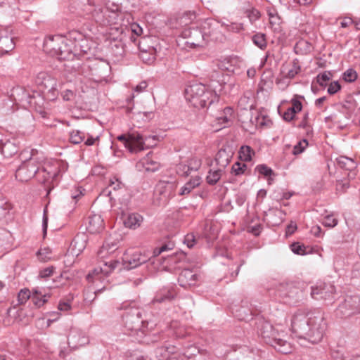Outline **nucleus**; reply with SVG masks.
Here are the masks:
<instances>
[{
  "instance_id": "obj_6",
  "label": "nucleus",
  "mask_w": 360,
  "mask_h": 360,
  "mask_svg": "<svg viewBox=\"0 0 360 360\" xmlns=\"http://www.w3.org/2000/svg\"><path fill=\"white\" fill-rule=\"evenodd\" d=\"M185 98L194 108H203L219 101L214 91L202 84H194L185 89Z\"/></svg>"
},
{
  "instance_id": "obj_49",
  "label": "nucleus",
  "mask_w": 360,
  "mask_h": 360,
  "mask_svg": "<svg viewBox=\"0 0 360 360\" xmlns=\"http://www.w3.org/2000/svg\"><path fill=\"white\" fill-rule=\"evenodd\" d=\"M303 98L304 97L302 96L295 95L290 101L292 106L288 108L290 109V110L295 112V113L300 112L302 108V104L300 100Z\"/></svg>"
},
{
  "instance_id": "obj_10",
  "label": "nucleus",
  "mask_w": 360,
  "mask_h": 360,
  "mask_svg": "<svg viewBox=\"0 0 360 360\" xmlns=\"http://www.w3.org/2000/svg\"><path fill=\"white\" fill-rule=\"evenodd\" d=\"M360 313V297L352 295L347 297L336 310V316L343 319L349 318Z\"/></svg>"
},
{
  "instance_id": "obj_16",
  "label": "nucleus",
  "mask_w": 360,
  "mask_h": 360,
  "mask_svg": "<svg viewBox=\"0 0 360 360\" xmlns=\"http://www.w3.org/2000/svg\"><path fill=\"white\" fill-rule=\"evenodd\" d=\"M150 258V256L142 254L138 251L132 253L127 252L124 255L123 262L126 269H131L146 263Z\"/></svg>"
},
{
  "instance_id": "obj_26",
  "label": "nucleus",
  "mask_w": 360,
  "mask_h": 360,
  "mask_svg": "<svg viewBox=\"0 0 360 360\" xmlns=\"http://www.w3.org/2000/svg\"><path fill=\"white\" fill-rule=\"evenodd\" d=\"M104 229V221L101 215L93 214L89 217V224L86 228L91 233H97Z\"/></svg>"
},
{
  "instance_id": "obj_32",
  "label": "nucleus",
  "mask_w": 360,
  "mask_h": 360,
  "mask_svg": "<svg viewBox=\"0 0 360 360\" xmlns=\"http://www.w3.org/2000/svg\"><path fill=\"white\" fill-rule=\"evenodd\" d=\"M86 239L85 236H77L71 243L72 253L78 255L86 248Z\"/></svg>"
},
{
  "instance_id": "obj_64",
  "label": "nucleus",
  "mask_w": 360,
  "mask_h": 360,
  "mask_svg": "<svg viewBox=\"0 0 360 360\" xmlns=\"http://www.w3.org/2000/svg\"><path fill=\"white\" fill-rule=\"evenodd\" d=\"M228 31L238 33L244 30L243 25L242 23L232 22L230 25H226Z\"/></svg>"
},
{
  "instance_id": "obj_57",
  "label": "nucleus",
  "mask_w": 360,
  "mask_h": 360,
  "mask_svg": "<svg viewBox=\"0 0 360 360\" xmlns=\"http://www.w3.org/2000/svg\"><path fill=\"white\" fill-rule=\"evenodd\" d=\"M105 8L110 11L120 13L121 5L117 0H107Z\"/></svg>"
},
{
  "instance_id": "obj_3",
  "label": "nucleus",
  "mask_w": 360,
  "mask_h": 360,
  "mask_svg": "<svg viewBox=\"0 0 360 360\" xmlns=\"http://www.w3.org/2000/svg\"><path fill=\"white\" fill-rule=\"evenodd\" d=\"M327 324L321 311L305 314L297 311L291 320V330L299 338L312 343L320 342L326 330Z\"/></svg>"
},
{
  "instance_id": "obj_53",
  "label": "nucleus",
  "mask_w": 360,
  "mask_h": 360,
  "mask_svg": "<svg viewBox=\"0 0 360 360\" xmlns=\"http://www.w3.org/2000/svg\"><path fill=\"white\" fill-rule=\"evenodd\" d=\"M51 251L50 248H41L39 249L37 252V255L38 257V259L41 262H46L49 259H50Z\"/></svg>"
},
{
  "instance_id": "obj_50",
  "label": "nucleus",
  "mask_w": 360,
  "mask_h": 360,
  "mask_svg": "<svg viewBox=\"0 0 360 360\" xmlns=\"http://www.w3.org/2000/svg\"><path fill=\"white\" fill-rule=\"evenodd\" d=\"M141 137L142 141H144L145 143L142 144L143 149L142 150H144L145 149L149 148L150 147H153L156 145L157 143V136H143L141 134Z\"/></svg>"
},
{
  "instance_id": "obj_58",
  "label": "nucleus",
  "mask_w": 360,
  "mask_h": 360,
  "mask_svg": "<svg viewBox=\"0 0 360 360\" xmlns=\"http://www.w3.org/2000/svg\"><path fill=\"white\" fill-rule=\"evenodd\" d=\"M232 112H233V110L232 108H229V107H226L224 108V116H221L217 118L218 120V122L221 124H228V122L230 121V117L229 116L231 115L232 114Z\"/></svg>"
},
{
  "instance_id": "obj_27",
  "label": "nucleus",
  "mask_w": 360,
  "mask_h": 360,
  "mask_svg": "<svg viewBox=\"0 0 360 360\" xmlns=\"http://www.w3.org/2000/svg\"><path fill=\"white\" fill-rule=\"evenodd\" d=\"M283 212L279 209L264 211V220L272 226L279 225L283 221Z\"/></svg>"
},
{
  "instance_id": "obj_55",
  "label": "nucleus",
  "mask_w": 360,
  "mask_h": 360,
  "mask_svg": "<svg viewBox=\"0 0 360 360\" xmlns=\"http://www.w3.org/2000/svg\"><path fill=\"white\" fill-rule=\"evenodd\" d=\"M342 78L345 82H353L357 79V73L354 69L349 68L343 73Z\"/></svg>"
},
{
  "instance_id": "obj_23",
  "label": "nucleus",
  "mask_w": 360,
  "mask_h": 360,
  "mask_svg": "<svg viewBox=\"0 0 360 360\" xmlns=\"http://www.w3.org/2000/svg\"><path fill=\"white\" fill-rule=\"evenodd\" d=\"M177 352V348L167 341H164L163 345L155 349L156 357L159 360H167Z\"/></svg>"
},
{
  "instance_id": "obj_31",
  "label": "nucleus",
  "mask_w": 360,
  "mask_h": 360,
  "mask_svg": "<svg viewBox=\"0 0 360 360\" xmlns=\"http://www.w3.org/2000/svg\"><path fill=\"white\" fill-rule=\"evenodd\" d=\"M50 296L44 293L41 290L35 288L32 290V295L31 297L34 304L37 307L43 306L49 300Z\"/></svg>"
},
{
  "instance_id": "obj_28",
  "label": "nucleus",
  "mask_w": 360,
  "mask_h": 360,
  "mask_svg": "<svg viewBox=\"0 0 360 360\" xmlns=\"http://www.w3.org/2000/svg\"><path fill=\"white\" fill-rule=\"evenodd\" d=\"M283 73L284 77L288 79H293L301 70V66L298 59L295 58L284 68Z\"/></svg>"
},
{
  "instance_id": "obj_4",
  "label": "nucleus",
  "mask_w": 360,
  "mask_h": 360,
  "mask_svg": "<svg viewBox=\"0 0 360 360\" xmlns=\"http://www.w3.org/2000/svg\"><path fill=\"white\" fill-rule=\"evenodd\" d=\"M257 333L266 342L278 352L289 354L292 350L291 344L285 338L287 337L285 327L281 324L272 326L269 322L258 319L256 322Z\"/></svg>"
},
{
  "instance_id": "obj_61",
  "label": "nucleus",
  "mask_w": 360,
  "mask_h": 360,
  "mask_svg": "<svg viewBox=\"0 0 360 360\" xmlns=\"http://www.w3.org/2000/svg\"><path fill=\"white\" fill-rule=\"evenodd\" d=\"M291 250L297 255H304L307 254L306 247L299 243H294L291 245Z\"/></svg>"
},
{
  "instance_id": "obj_29",
  "label": "nucleus",
  "mask_w": 360,
  "mask_h": 360,
  "mask_svg": "<svg viewBox=\"0 0 360 360\" xmlns=\"http://www.w3.org/2000/svg\"><path fill=\"white\" fill-rule=\"evenodd\" d=\"M15 47L13 39L8 35L0 36V56L11 51Z\"/></svg>"
},
{
  "instance_id": "obj_18",
  "label": "nucleus",
  "mask_w": 360,
  "mask_h": 360,
  "mask_svg": "<svg viewBox=\"0 0 360 360\" xmlns=\"http://www.w3.org/2000/svg\"><path fill=\"white\" fill-rule=\"evenodd\" d=\"M106 18L109 21L110 27L109 34L112 35V31L115 30L117 33V38L122 35L123 32V27L121 26L120 21L122 20V15L121 13L110 11L106 9Z\"/></svg>"
},
{
  "instance_id": "obj_43",
  "label": "nucleus",
  "mask_w": 360,
  "mask_h": 360,
  "mask_svg": "<svg viewBox=\"0 0 360 360\" xmlns=\"http://www.w3.org/2000/svg\"><path fill=\"white\" fill-rule=\"evenodd\" d=\"M202 234L208 240H212L217 237V232L212 225V221H206Z\"/></svg>"
},
{
  "instance_id": "obj_60",
  "label": "nucleus",
  "mask_w": 360,
  "mask_h": 360,
  "mask_svg": "<svg viewBox=\"0 0 360 360\" xmlns=\"http://www.w3.org/2000/svg\"><path fill=\"white\" fill-rule=\"evenodd\" d=\"M187 164L191 171H197L201 166V160L195 157H193L188 160Z\"/></svg>"
},
{
  "instance_id": "obj_40",
  "label": "nucleus",
  "mask_w": 360,
  "mask_h": 360,
  "mask_svg": "<svg viewBox=\"0 0 360 360\" xmlns=\"http://www.w3.org/2000/svg\"><path fill=\"white\" fill-rule=\"evenodd\" d=\"M222 173L223 169L221 168L210 169L206 178L207 184L210 185L216 184L220 179Z\"/></svg>"
},
{
  "instance_id": "obj_30",
  "label": "nucleus",
  "mask_w": 360,
  "mask_h": 360,
  "mask_svg": "<svg viewBox=\"0 0 360 360\" xmlns=\"http://www.w3.org/2000/svg\"><path fill=\"white\" fill-rule=\"evenodd\" d=\"M232 314L239 320L247 321L252 315L250 309L248 307L234 305L231 307Z\"/></svg>"
},
{
  "instance_id": "obj_33",
  "label": "nucleus",
  "mask_w": 360,
  "mask_h": 360,
  "mask_svg": "<svg viewBox=\"0 0 360 360\" xmlns=\"http://www.w3.org/2000/svg\"><path fill=\"white\" fill-rule=\"evenodd\" d=\"M1 154L6 158H11L18 152L17 146L12 141H6L0 146Z\"/></svg>"
},
{
  "instance_id": "obj_37",
  "label": "nucleus",
  "mask_w": 360,
  "mask_h": 360,
  "mask_svg": "<svg viewBox=\"0 0 360 360\" xmlns=\"http://www.w3.org/2000/svg\"><path fill=\"white\" fill-rule=\"evenodd\" d=\"M170 195V188H167L166 187L158 186L155 190V195L156 196V200L159 202H168L169 200Z\"/></svg>"
},
{
  "instance_id": "obj_46",
  "label": "nucleus",
  "mask_w": 360,
  "mask_h": 360,
  "mask_svg": "<svg viewBox=\"0 0 360 360\" xmlns=\"http://www.w3.org/2000/svg\"><path fill=\"white\" fill-rule=\"evenodd\" d=\"M252 41L255 45L261 49H264L266 47L267 43L266 35L263 33H257L252 37Z\"/></svg>"
},
{
  "instance_id": "obj_62",
  "label": "nucleus",
  "mask_w": 360,
  "mask_h": 360,
  "mask_svg": "<svg viewBox=\"0 0 360 360\" xmlns=\"http://www.w3.org/2000/svg\"><path fill=\"white\" fill-rule=\"evenodd\" d=\"M323 224L325 226L333 228L338 224V219L333 215H326L323 220Z\"/></svg>"
},
{
  "instance_id": "obj_12",
  "label": "nucleus",
  "mask_w": 360,
  "mask_h": 360,
  "mask_svg": "<svg viewBox=\"0 0 360 360\" xmlns=\"http://www.w3.org/2000/svg\"><path fill=\"white\" fill-rule=\"evenodd\" d=\"M117 139L122 141L125 148L131 153H137L142 151V144L145 143L142 141L141 134L134 131L127 135L122 134L117 137Z\"/></svg>"
},
{
  "instance_id": "obj_17",
  "label": "nucleus",
  "mask_w": 360,
  "mask_h": 360,
  "mask_svg": "<svg viewBox=\"0 0 360 360\" xmlns=\"http://www.w3.org/2000/svg\"><path fill=\"white\" fill-rule=\"evenodd\" d=\"M68 342L70 347L77 349L89 344V340L85 332L77 328H72L68 337Z\"/></svg>"
},
{
  "instance_id": "obj_20",
  "label": "nucleus",
  "mask_w": 360,
  "mask_h": 360,
  "mask_svg": "<svg viewBox=\"0 0 360 360\" xmlns=\"http://www.w3.org/2000/svg\"><path fill=\"white\" fill-rule=\"evenodd\" d=\"M176 295V293L173 287L163 288L156 292L152 300V303L153 304H167L171 302Z\"/></svg>"
},
{
  "instance_id": "obj_63",
  "label": "nucleus",
  "mask_w": 360,
  "mask_h": 360,
  "mask_svg": "<svg viewBox=\"0 0 360 360\" xmlns=\"http://www.w3.org/2000/svg\"><path fill=\"white\" fill-rule=\"evenodd\" d=\"M188 164L180 163L176 167V172L178 174L182 176H188L191 174L190 168L188 167Z\"/></svg>"
},
{
  "instance_id": "obj_7",
  "label": "nucleus",
  "mask_w": 360,
  "mask_h": 360,
  "mask_svg": "<svg viewBox=\"0 0 360 360\" xmlns=\"http://www.w3.org/2000/svg\"><path fill=\"white\" fill-rule=\"evenodd\" d=\"M69 40H70L74 59L75 58L89 59L94 56L96 46L91 37L85 35L78 30H72L70 32Z\"/></svg>"
},
{
  "instance_id": "obj_5",
  "label": "nucleus",
  "mask_w": 360,
  "mask_h": 360,
  "mask_svg": "<svg viewBox=\"0 0 360 360\" xmlns=\"http://www.w3.org/2000/svg\"><path fill=\"white\" fill-rule=\"evenodd\" d=\"M70 32L67 36L60 34L48 36L44 41V50L52 57L59 60H72L74 55L72 53Z\"/></svg>"
},
{
  "instance_id": "obj_14",
  "label": "nucleus",
  "mask_w": 360,
  "mask_h": 360,
  "mask_svg": "<svg viewBox=\"0 0 360 360\" xmlns=\"http://www.w3.org/2000/svg\"><path fill=\"white\" fill-rule=\"evenodd\" d=\"M98 268H95L92 272L89 273L86 278L89 282L94 283L96 281L101 280L104 276H107L112 270H114L118 262L110 259L109 261H102Z\"/></svg>"
},
{
  "instance_id": "obj_19",
  "label": "nucleus",
  "mask_w": 360,
  "mask_h": 360,
  "mask_svg": "<svg viewBox=\"0 0 360 360\" xmlns=\"http://www.w3.org/2000/svg\"><path fill=\"white\" fill-rule=\"evenodd\" d=\"M93 1L91 0H70V10L72 13H76L79 15H86L92 11Z\"/></svg>"
},
{
  "instance_id": "obj_21",
  "label": "nucleus",
  "mask_w": 360,
  "mask_h": 360,
  "mask_svg": "<svg viewBox=\"0 0 360 360\" xmlns=\"http://www.w3.org/2000/svg\"><path fill=\"white\" fill-rule=\"evenodd\" d=\"M41 77L43 78L41 84L44 86V89L47 90L46 92L47 99L49 101H55L58 96L56 80L45 74H43Z\"/></svg>"
},
{
  "instance_id": "obj_13",
  "label": "nucleus",
  "mask_w": 360,
  "mask_h": 360,
  "mask_svg": "<svg viewBox=\"0 0 360 360\" xmlns=\"http://www.w3.org/2000/svg\"><path fill=\"white\" fill-rule=\"evenodd\" d=\"M335 289L330 283H321L311 287V295L315 300H323L332 303L334 300Z\"/></svg>"
},
{
  "instance_id": "obj_2",
  "label": "nucleus",
  "mask_w": 360,
  "mask_h": 360,
  "mask_svg": "<svg viewBox=\"0 0 360 360\" xmlns=\"http://www.w3.org/2000/svg\"><path fill=\"white\" fill-rule=\"evenodd\" d=\"M219 22L206 19L200 27H189L181 31L176 40L179 46L185 49H200L206 47L210 41H222L224 36Z\"/></svg>"
},
{
  "instance_id": "obj_39",
  "label": "nucleus",
  "mask_w": 360,
  "mask_h": 360,
  "mask_svg": "<svg viewBox=\"0 0 360 360\" xmlns=\"http://www.w3.org/2000/svg\"><path fill=\"white\" fill-rule=\"evenodd\" d=\"M336 161L338 166L347 170H352L356 167L355 162L346 156H340L336 159Z\"/></svg>"
},
{
  "instance_id": "obj_47",
  "label": "nucleus",
  "mask_w": 360,
  "mask_h": 360,
  "mask_svg": "<svg viewBox=\"0 0 360 360\" xmlns=\"http://www.w3.org/2000/svg\"><path fill=\"white\" fill-rule=\"evenodd\" d=\"M238 60L236 57H230L222 61L220 66L221 68L227 70L229 72H235L236 70L233 64H236Z\"/></svg>"
},
{
  "instance_id": "obj_51",
  "label": "nucleus",
  "mask_w": 360,
  "mask_h": 360,
  "mask_svg": "<svg viewBox=\"0 0 360 360\" xmlns=\"http://www.w3.org/2000/svg\"><path fill=\"white\" fill-rule=\"evenodd\" d=\"M247 169V165L245 163L236 162L231 167V173L236 176L242 175Z\"/></svg>"
},
{
  "instance_id": "obj_56",
  "label": "nucleus",
  "mask_w": 360,
  "mask_h": 360,
  "mask_svg": "<svg viewBox=\"0 0 360 360\" xmlns=\"http://www.w3.org/2000/svg\"><path fill=\"white\" fill-rule=\"evenodd\" d=\"M308 146V141L303 139L299 141L297 144L295 145L293 148V154L298 155L302 153Z\"/></svg>"
},
{
  "instance_id": "obj_59",
  "label": "nucleus",
  "mask_w": 360,
  "mask_h": 360,
  "mask_svg": "<svg viewBox=\"0 0 360 360\" xmlns=\"http://www.w3.org/2000/svg\"><path fill=\"white\" fill-rule=\"evenodd\" d=\"M331 74L330 72H323L316 77V81L321 86L326 85V82L330 80Z\"/></svg>"
},
{
  "instance_id": "obj_54",
  "label": "nucleus",
  "mask_w": 360,
  "mask_h": 360,
  "mask_svg": "<svg viewBox=\"0 0 360 360\" xmlns=\"http://www.w3.org/2000/svg\"><path fill=\"white\" fill-rule=\"evenodd\" d=\"M31 297L30 292L28 289L25 288L20 290L18 295V304H25Z\"/></svg>"
},
{
  "instance_id": "obj_45",
  "label": "nucleus",
  "mask_w": 360,
  "mask_h": 360,
  "mask_svg": "<svg viewBox=\"0 0 360 360\" xmlns=\"http://www.w3.org/2000/svg\"><path fill=\"white\" fill-rule=\"evenodd\" d=\"M215 161L221 168H225L229 162V157L225 150H219L216 156Z\"/></svg>"
},
{
  "instance_id": "obj_1",
  "label": "nucleus",
  "mask_w": 360,
  "mask_h": 360,
  "mask_svg": "<svg viewBox=\"0 0 360 360\" xmlns=\"http://www.w3.org/2000/svg\"><path fill=\"white\" fill-rule=\"evenodd\" d=\"M60 163L58 161H45L43 157L34 154L23 162L15 172V178L20 181H27L35 176L44 186L46 200L49 202L51 190L58 185L60 180Z\"/></svg>"
},
{
  "instance_id": "obj_22",
  "label": "nucleus",
  "mask_w": 360,
  "mask_h": 360,
  "mask_svg": "<svg viewBox=\"0 0 360 360\" xmlns=\"http://www.w3.org/2000/svg\"><path fill=\"white\" fill-rule=\"evenodd\" d=\"M198 275L191 269H185L179 274L178 282L184 288L195 285Z\"/></svg>"
},
{
  "instance_id": "obj_36",
  "label": "nucleus",
  "mask_w": 360,
  "mask_h": 360,
  "mask_svg": "<svg viewBox=\"0 0 360 360\" xmlns=\"http://www.w3.org/2000/svg\"><path fill=\"white\" fill-rule=\"evenodd\" d=\"M200 184V177L195 176L190 179L183 187H181L179 195H184L190 193L195 187Z\"/></svg>"
},
{
  "instance_id": "obj_35",
  "label": "nucleus",
  "mask_w": 360,
  "mask_h": 360,
  "mask_svg": "<svg viewBox=\"0 0 360 360\" xmlns=\"http://www.w3.org/2000/svg\"><path fill=\"white\" fill-rule=\"evenodd\" d=\"M117 249V243L112 240L110 238L108 239L98 251V257H103L105 255V251H107L109 255L113 254Z\"/></svg>"
},
{
  "instance_id": "obj_38",
  "label": "nucleus",
  "mask_w": 360,
  "mask_h": 360,
  "mask_svg": "<svg viewBox=\"0 0 360 360\" xmlns=\"http://www.w3.org/2000/svg\"><path fill=\"white\" fill-rule=\"evenodd\" d=\"M110 48L112 51V54L117 57H122L124 53V44L122 41V39H113V41L110 42Z\"/></svg>"
},
{
  "instance_id": "obj_41",
  "label": "nucleus",
  "mask_w": 360,
  "mask_h": 360,
  "mask_svg": "<svg viewBox=\"0 0 360 360\" xmlns=\"http://www.w3.org/2000/svg\"><path fill=\"white\" fill-rule=\"evenodd\" d=\"M156 50L153 46H148L147 51L140 53V58L146 63H151L155 60Z\"/></svg>"
},
{
  "instance_id": "obj_34",
  "label": "nucleus",
  "mask_w": 360,
  "mask_h": 360,
  "mask_svg": "<svg viewBox=\"0 0 360 360\" xmlns=\"http://www.w3.org/2000/svg\"><path fill=\"white\" fill-rule=\"evenodd\" d=\"M142 221L143 217L141 215L137 213H131L124 220V224L127 228L136 229L140 226Z\"/></svg>"
},
{
  "instance_id": "obj_25",
  "label": "nucleus",
  "mask_w": 360,
  "mask_h": 360,
  "mask_svg": "<svg viewBox=\"0 0 360 360\" xmlns=\"http://www.w3.org/2000/svg\"><path fill=\"white\" fill-rule=\"evenodd\" d=\"M152 153H148L146 157L143 158L137 164L136 167L139 170L144 169L147 172H155L159 168V163L152 158Z\"/></svg>"
},
{
  "instance_id": "obj_52",
  "label": "nucleus",
  "mask_w": 360,
  "mask_h": 360,
  "mask_svg": "<svg viewBox=\"0 0 360 360\" xmlns=\"http://www.w3.org/2000/svg\"><path fill=\"white\" fill-rule=\"evenodd\" d=\"M186 258V256L183 253L176 254L175 255L169 256L167 259L168 264L169 265L175 264L176 265L175 267L179 268L180 266L178 265L179 263L182 262Z\"/></svg>"
},
{
  "instance_id": "obj_11",
  "label": "nucleus",
  "mask_w": 360,
  "mask_h": 360,
  "mask_svg": "<svg viewBox=\"0 0 360 360\" xmlns=\"http://www.w3.org/2000/svg\"><path fill=\"white\" fill-rule=\"evenodd\" d=\"M196 19V14L194 11H184L179 13L169 20V26L171 29L176 30L179 36L181 31L188 29L186 27L193 24Z\"/></svg>"
},
{
  "instance_id": "obj_15",
  "label": "nucleus",
  "mask_w": 360,
  "mask_h": 360,
  "mask_svg": "<svg viewBox=\"0 0 360 360\" xmlns=\"http://www.w3.org/2000/svg\"><path fill=\"white\" fill-rule=\"evenodd\" d=\"M99 135L94 136L89 133L86 134L79 129H72L69 134V139L72 143L79 144L84 141L87 146L97 144L99 142Z\"/></svg>"
},
{
  "instance_id": "obj_8",
  "label": "nucleus",
  "mask_w": 360,
  "mask_h": 360,
  "mask_svg": "<svg viewBox=\"0 0 360 360\" xmlns=\"http://www.w3.org/2000/svg\"><path fill=\"white\" fill-rule=\"evenodd\" d=\"M124 328L129 335H136L141 338L146 335V328L148 322L141 317L139 309L131 307L122 316Z\"/></svg>"
},
{
  "instance_id": "obj_44",
  "label": "nucleus",
  "mask_w": 360,
  "mask_h": 360,
  "mask_svg": "<svg viewBox=\"0 0 360 360\" xmlns=\"http://www.w3.org/2000/svg\"><path fill=\"white\" fill-rule=\"evenodd\" d=\"M92 75H99L101 77L105 75L109 68L108 65L103 61H98L93 64ZM105 77V75H103Z\"/></svg>"
},
{
  "instance_id": "obj_24",
  "label": "nucleus",
  "mask_w": 360,
  "mask_h": 360,
  "mask_svg": "<svg viewBox=\"0 0 360 360\" xmlns=\"http://www.w3.org/2000/svg\"><path fill=\"white\" fill-rule=\"evenodd\" d=\"M87 15H91V18L96 23L101 26L107 27L109 25V21L106 18V8L101 6H96L93 4L92 11L89 12Z\"/></svg>"
},
{
  "instance_id": "obj_48",
  "label": "nucleus",
  "mask_w": 360,
  "mask_h": 360,
  "mask_svg": "<svg viewBox=\"0 0 360 360\" xmlns=\"http://www.w3.org/2000/svg\"><path fill=\"white\" fill-rule=\"evenodd\" d=\"M255 170L258 172V173L261 175H263L264 176L269 177L268 181L270 184V181L271 180V175H274V171L271 169V168L269 167L264 164L258 165L255 167Z\"/></svg>"
},
{
  "instance_id": "obj_9",
  "label": "nucleus",
  "mask_w": 360,
  "mask_h": 360,
  "mask_svg": "<svg viewBox=\"0 0 360 360\" xmlns=\"http://www.w3.org/2000/svg\"><path fill=\"white\" fill-rule=\"evenodd\" d=\"M124 190V184L116 176H113L110 179L108 186L101 192L97 200L108 202L120 201L119 196Z\"/></svg>"
},
{
  "instance_id": "obj_42",
  "label": "nucleus",
  "mask_w": 360,
  "mask_h": 360,
  "mask_svg": "<svg viewBox=\"0 0 360 360\" xmlns=\"http://www.w3.org/2000/svg\"><path fill=\"white\" fill-rule=\"evenodd\" d=\"M255 151L249 146H243L239 150V158L244 162H249L252 160V156Z\"/></svg>"
}]
</instances>
